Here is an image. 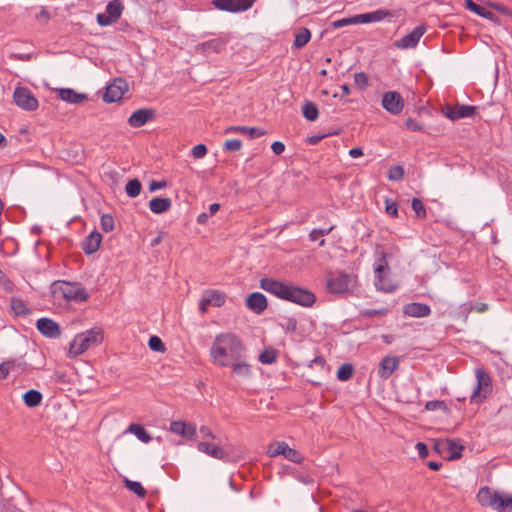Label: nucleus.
<instances>
[{
	"label": "nucleus",
	"instance_id": "0e129e2a",
	"mask_svg": "<svg viewBox=\"0 0 512 512\" xmlns=\"http://www.w3.org/2000/svg\"><path fill=\"white\" fill-rule=\"evenodd\" d=\"M166 187V182L165 181H161V182H157V181H152L150 186H149V191L150 192H154L158 189H162V188H165Z\"/></svg>",
	"mask_w": 512,
	"mask_h": 512
},
{
	"label": "nucleus",
	"instance_id": "ea45409f",
	"mask_svg": "<svg viewBox=\"0 0 512 512\" xmlns=\"http://www.w3.org/2000/svg\"><path fill=\"white\" fill-rule=\"evenodd\" d=\"M303 116L309 121H315L318 118L319 111L313 102H306L302 107Z\"/></svg>",
	"mask_w": 512,
	"mask_h": 512
},
{
	"label": "nucleus",
	"instance_id": "423d86ee",
	"mask_svg": "<svg viewBox=\"0 0 512 512\" xmlns=\"http://www.w3.org/2000/svg\"><path fill=\"white\" fill-rule=\"evenodd\" d=\"M477 385L471 395V402L479 403L486 399L492 391V380L483 369H476Z\"/></svg>",
	"mask_w": 512,
	"mask_h": 512
},
{
	"label": "nucleus",
	"instance_id": "f257e3e1",
	"mask_svg": "<svg viewBox=\"0 0 512 512\" xmlns=\"http://www.w3.org/2000/svg\"><path fill=\"white\" fill-rule=\"evenodd\" d=\"M245 352L242 339L233 332H221L217 334L210 346L209 357L211 363L220 368H228Z\"/></svg>",
	"mask_w": 512,
	"mask_h": 512
},
{
	"label": "nucleus",
	"instance_id": "6ab92c4d",
	"mask_svg": "<svg viewBox=\"0 0 512 512\" xmlns=\"http://www.w3.org/2000/svg\"><path fill=\"white\" fill-rule=\"evenodd\" d=\"M476 107L470 105H456L453 107H447L444 114L450 120H459L467 118L475 113Z\"/></svg>",
	"mask_w": 512,
	"mask_h": 512
},
{
	"label": "nucleus",
	"instance_id": "6e6d98bb",
	"mask_svg": "<svg viewBox=\"0 0 512 512\" xmlns=\"http://www.w3.org/2000/svg\"><path fill=\"white\" fill-rule=\"evenodd\" d=\"M199 433L201 437L205 439L204 441L214 440L216 438L215 434L208 426H201L199 429Z\"/></svg>",
	"mask_w": 512,
	"mask_h": 512
},
{
	"label": "nucleus",
	"instance_id": "72a5a7b5",
	"mask_svg": "<svg viewBox=\"0 0 512 512\" xmlns=\"http://www.w3.org/2000/svg\"><path fill=\"white\" fill-rule=\"evenodd\" d=\"M493 510L496 512H512V496L500 493Z\"/></svg>",
	"mask_w": 512,
	"mask_h": 512
},
{
	"label": "nucleus",
	"instance_id": "09e8293b",
	"mask_svg": "<svg viewBox=\"0 0 512 512\" xmlns=\"http://www.w3.org/2000/svg\"><path fill=\"white\" fill-rule=\"evenodd\" d=\"M412 209L418 217L425 218L426 209H425L423 202L420 199L414 198L412 200Z\"/></svg>",
	"mask_w": 512,
	"mask_h": 512
},
{
	"label": "nucleus",
	"instance_id": "f03ea898",
	"mask_svg": "<svg viewBox=\"0 0 512 512\" xmlns=\"http://www.w3.org/2000/svg\"><path fill=\"white\" fill-rule=\"evenodd\" d=\"M260 288L275 297L303 307H312L316 302L315 294L291 282L265 277L260 280Z\"/></svg>",
	"mask_w": 512,
	"mask_h": 512
},
{
	"label": "nucleus",
	"instance_id": "2eb2a0df",
	"mask_svg": "<svg viewBox=\"0 0 512 512\" xmlns=\"http://www.w3.org/2000/svg\"><path fill=\"white\" fill-rule=\"evenodd\" d=\"M424 32V26H417L410 33L396 41L394 45L399 49L414 48L418 44L420 38L423 36Z\"/></svg>",
	"mask_w": 512,
	"mask_h": 512
},
{
	"label": "nucleus",
	"instance_id": "2f4dec72",
	"mask_svg": "<svg viewBox=\"0 0 512 512\" xmlns=\"http://www.w3.org/2000/svg\"><path fill=\"white\" fill-rule=\"evenodd\" d=\"M22 399L27 407L34 408L42 403L43 395L35 389H31L23 394Z\"/></svg>",
	"mask_w": 512,
	"mask_h": 512
},
{
	"label": "nucleus",
	"instance_id": "052dcab7",
	"mask_svg": "<svg viewBox=\"0 0 512 512\" xmlns=\"http://www.w3.org/2000/svg\"><path fill=\"white\" fill-rule=\"evenodd\" d=\"M415 448L420 456V458H426L428 456V447L425 443L423 442H418L416 445H415Z\"/></svg>",
	"mask_w": 512,
	"mask_h": 512
},
{
	"label": "nucleus",
	"instance_id": "4c0bfd02",
	"mask_svg": "<svg viewBox=\"0 0 512 512\" xmlns=\"http://www.w3.org/2000/svg\"><path fill=\"white\" fill-rule=\"evenodd\" d=\"M278 354L276 349L269 347L260 353L258 360L262 364H273L277 361Z\"/></svg>",
	"mask_w": 512,
	"mask_h": 512
},
{
	"label": "nucleus",
	"instance_id": "4468645a",
	"mask_svg": "<svg viewBox=\"0 0 512 512\" xmlns=\"http://www.w3.org/2000/svg\"><path fill=\"white\" fill-rule=\"evenodd\" d=\"M127 91V82L122 78H117L107 86L103 99L107 103L117 102L123 98Z\"/></svg>",
	"mask_w": 512,
	"mask_h": 512
},
{
	"label": "nucleus",
	"instance_id": "bf43d9fd",
	"mask_svg": "<svg viewBox=\"0 0 512 512\" xmlns=\"http://www.w3.org/2000/svg\"><path fill=\"white\" fill-rule=\"evenodd\" d=\"M407 129L411 130V131H422L423 130V126L415 119H412V118H409L406 120V123H405Z\"/></svg>",
	"mask_w": 512,
	"mask_h": 512
},
{
	"label": "nucleus",
	"instance_id": "69168bd1",
	"mask_svg": "<svg viewBox=\"0 0 512 512\" xmlns=\"http://www.w3.org/2000/svg\"><path fill=\"white\" fill-rule=\"evenodd\" d=\"M349 155L352 158H358V157H361L363 155V151H362V149L360 147H355V148L350 149Z\"/></svg>",
	"mask_w": 512,
	"mask_h": 512
},
{
	"label": "nucleus",
	"instance_id": "5701e85b",
	"mask_svg": "<svg viewBox=\"0 0 512 512\" xmlns=\"http://www.w3.org/2000/svg\"><path fill=\"white\" fill-rule=\"evenodd\" d=\"M398 365L399 360L397 357L385 356L379 364L378 375L383 379H387L397 369Z\"/></svg>",
	"mask_w": 512,
	"mask_h": 512
},
{
	"label": "nucleus",
	"instance_id": "3c124183",
	"mask_svg": "<svg viewBox=\"0 0 512 512\" xmlns=\"http://www.w3.org/2000/svg\"><path fill=\"white\" fill-rule=\"evenodd\" d=\"M191 154L195 159H201L206 156L207 147L204 144H197L192 148Z\"/></svg>",
	"mask_w": 512,
	"mask_h": 512
},
{
	"label": "nucleus",
	"instance_id": "4d7b16f0",
	"mask_svg": "<svg viewBox=\"0 0 512 512\" xmlns=\"http://www.w3.org/2000/svg\"><path fill=\"white\" fill-rule=\"evenodd\" d=\"M282 327L286 332H295L297 330V320L295 318H287Z\"/></svg>",
	"mask_w": 512,
	"mask_h": 512
},
{
	"label": "nucleus",
	"instance_id": "e2e57ef3",
	"mask_svg": "<svg viewBox=\"0 0 512 512\" xmlns=\"http://www.w3.org/2000/svg\"><path fill=\"white\" fill-rule=\"evenodd\" d=\"M271 149L276 155H280L284 152L285 145L281 141H275L272 143Z\"/></svg>",
	"mask_w": 512,
	"mask_h": 512
},
{
	"label": "nucleus",
	"instance_id": "bb28decb",
	"mask_svg": "<svg viewBox=\"0 0 512 512\" xmlns=\"http://www.w3.org/2000/svg\"><path fill=\"white\" fill-rule=\"evenodd\" d=\"M102 241V235L99 232L90 233L82 243V250L85 254L91 255L98 251Z\"/></svg>",
	"mask_w": 512,
	"mask_h": 512
},
{
	"label": "nucleus",
	"instance_id": "37998d69",
	"mask_svg": "<svg viewBox=\"0 0 512 512\" xmlns=\"http://www.w3.org/2000/svg\"><path fill=\"white\" fill-rule=\"evenodd\" d=\"M353 373V366L350 363H345L339 367L337 371V378L340 381H347L353 376Z\"/></svg>",
	"mask_w": 512,
	"mask_h": 512
},
{
	"label": "nucleus",
	"instance_id": "c85d7f7f",
	"mask_svg": "<svg viewBox=\"0 0 512 512\" xmlns=\"http://www.w3.org/2000/svg\"><path fill=\"white\" fill-rule=\"evenodd\" d=\"M172 206L170 198L155 197L149 201V208L155 214L168 211Z\"/></svg>",
	"mask_w": 512,
	"mask_h": 512
},
{
	"label": "nucleus",
	"instance_id": "6e6552de",
	"mask_svg": "<svg viewBox=\"0 0 512 512\" xmlns=\"http://www.w3.org/2000/svg\"><path fill=\"white\" fill-rule=\"evenodd\" d=\"M123 10L121 0H112L108 3L106 11L97 15V23L103 27L109 26L121 17Z\"/></svg>",
	"mask_w": 512,
	"mask_h": 512
},
{
	"label": "nucleus",
	"instance_id": "ddd939ff",
	"mask_svg": "<svg viewBox=\"0 0 512 512\" xmlns=\"http://www.w3.org/2000/svg\"><path fill=\"white\" fill-rule=\"evenodd\" d=\"M256 0H213L215 8L232 13L246 11L253 6Z\"/></svg>",
	"mask_w": 512,
	"mask_h": 512
},
{
	"label": "nucleus",
	"instance_id": "a18cd8bd",
	"mask_svg": "<svg viewBox=\"0 0 512 512\" xmlns=\"http://www.w3.org/2000/svg\"><path fill=\"white\" fill-rule=\"evenodd\" d=\"M334 229V226H330V227H327V228H321V229H313L310 234H309V238L311 241H316L318 240L320 237H324L328 234H330L332 232V230Z\"/></svg>",
	"mask_w": 512,
	"mask_h": 512
},
{
	"label": "nucleus",
	"instance_id": "9d476101",
	"mask_svg": "<svg viewBox=\"0 0 512 512\" xmlns=\"http://www.w3.org/2000/svg\"><path fill=\"white\" fill-rule=\"evenodd\" d=\"M226 294L219 290L208 289L203 292V296L199 301V310L205 314L208 306L222 307L226 302Z\"/></svg>",
	"mask_w": 512,
	"mask_h": 512
},
{
	"label": "nucleus",
	"instance_id": "a19ab883",
	"mask_svg": "<svg viewBox=\"0 0 512 512\" xmlns=\"http://www.w3.org/2000/svg\"><path fill=\"white\" fill-rule=\"evenodd\" d=\"M125 487L131 492L135 493L138 497L144 498L147 494L142 484L138 481H132L129 479L124 480Z\"/></svg>",
	"mask_w": 512,
	"mask_h": 512
},
{
	"label": "nucleus",
	"instance_id": "393cba45",
	"mask_svg": "<svg viewBox=\"0 0 512 512\" xmlns=\"http://www.w3.org/2000/svg\"><path fill=\"white\" fill-rule=\"evenodd\" d=\"M390 16H392L390 11L379 9L369 13L356 15V21L357 24H366L372 22H379Z\"/></svg>",
	"mask_w": 512,
	"mask_h": 512
},
{
	"label": "nucleus",
	"instance_id": "13d9d810",
	"mask_svg": "<svg viewBox=\"0 0 512 512\" xmlns=\"http://www.w3.org/2000/svg\"><path fill=\"white\" fill-rule=\"evenodd\" d=\"M350 24H357L356 15L351 18H344L333 22V27L340 28Z\"/></svg>",
	"mask_w": 512,
	"mask_h": 512
},
{
	"label": "nucleus",
	"instance_id": "aec40b11",
	"mask_svg": "<svg viewBox=\"0 0 512 512\" xmlns=\"http://www.w3.org/2000/svg\"><path fill=\"white\" fill-rule=\"evenodd\" d=\"M247 307L256 314H261L268 306L267 299L260 292L251 293L246 299Z\"/></svg>",
	"mask_w": 512,
	"mask_h": 512
},
{
	"label": "nucleus",
	"instance_id": "7ed1b4c3",
	"mask_svg": "<svg viewBox=\"0 0 512 512\" xmlns=\"http://www.w3.org/2000/svg\"><path fill=\"white\" fill-rule=\"evenodd\" d=\"M103 341V332L101 329L94 328L77 334L69 346L68 356L77 357L89 348L99 345Z\"/></svg>",
	"mask_w": 512,
	"mask_h": 512
},
{
	"label": "nucleus",
	"instance_id": "a878e982",
	"mask_svg": "<svg viewBox=\"0 0 512 512\" xmlns=\"http://www.w3.org/2000/svg\"><path fill=\"white\" fill-rule=\"evenodd\" d=\"M153 111L150 109H139L132 113L128 119L130 126L139 128L153 118Z\"/></svg>",
	"mask_w": 512,
	"mask_h": 512
},
{
	"label": "nucleus",
	"instance_id": "774afa93",
	"mask_svg": "<svg viewBox=\"0 0 512 512\" xmlns=\"http://www.w3.org/2000/svg\"><path fill=\"white\" fill-rule=\"evenodd\" d=\"M163 236H164V233H163V232H160V233L158 234V236H157V237H155V238L151 241V246H152V247H156V246H158V245L161 243V241H162V239H163Z\"/></svg>",
	"mask_w": 512,
	"mask_h": 512
},
{
	"label": "nucleus",
	"instance_id": "e433bc0d",
	"mask_svg": "<svg viewBox=\"0 0 512 512\" xmlns=\"http://www.w3.org/2000/svg\"><path fill=\"white\" fill-rule=\"evenodd\" d=\"M10 304H11V309L16 316H24V315H27L30 313L29 308L26 306L24 301L21 300L20 298L12 297Z\"/></svg>",
	"mask_w": 512,
	"mask_h": 512
},
{
	"label": "nucleus",
	"instance_id": "8fccbe9b",
	"mask_svg": "<svg viewBox=\"0 0 512 512\" xmlns=\"http://www.w3.org/2000/svg\"><path fill=\"white\" fill-rule=\"evenodd\" d=\"M425 408L428 411H435V410L447 411L448 410L446 403L444 401H440V400H433V401L427 402L425 405Z\"/></svg>",
	"mask_w": 512,
	"mask_h": 512
},
{
	"label": "nucleus",
	"instance_id": "a211bd4d",
	"mask_svg": "<svg viewBox=\"0 0 512 512\" xmlns=\"http://www.w3.org/2000/svg\"><path fill=\"white\" fill-rule=\"evenodd\" d=\"M500 493L501 492L493 491L487 486L482 487L477 493V501L482 507L494 509Z\"/></svg>",
	"mask_w": 512,
	"mask_h": 512
},
{
	"label": "nucleus",
	"instance_id": "39448f33",
	"mask_svg": "<svg viewBox=\"0 0 512 512\" xmlns=\"http://www.w3.org/2000/svg\"><path fill=\"white\" fill-rule=\"evenodd\" d=\"M377 254L379 259L377 260L374 268L375 286L377 290L383 292H393L396 289V285H394L393 282L387 278V275L389 274V266L386 261V254L383 249L379 248H377Z\"/></svg>",
	"mask_w": 512,
	"mask_h": 512
},
{
	"label": "nucleus",
	"instance_id": "7c9ffc66",
	"mask_svg": "<svg viewBox=\"0 0 512 512\" xmlns=\"http://www.w3.org/2000/svg\"><path fill=\"white\" fill-rule=\"evenodd\" d=\"M226 133H242L248 135L250 138H258L263 136L266 132L263 129L247 127V126H230L226 128Z\"/></svg>",
	"mask_w": 512,
	"mask_h": 512
},
{
	"label": "nucleus",
	"instance_id": "473e14b6",
	"mask_svg": "<svg viewBox=\"0 0 512 512\" xmlns=\"http://www.w3.org/2000/svg\"><path fill=\"white\" fill-rule=\"evenodd\" d=\"M443 444L447 446V452L449 453L448 459H459L462 456L464 447L461 443L455 440L445 439Z\"/></svg>",
	"mask_w": 512,
	"mask_h": 512
},
{
	"label": "nucleus",
	"instance_id": "c756f323",
	"mask_svg": "<svg viewBox=\"0 0 512 512\" xmlns=\"http://www.w3.org/2000/svg\"><path fill=\"white\" fill-rule=\"evenodd\" d=\"M59 97L68 103L79 104L86 100V95L77 93L73 89L65 88L58 91Z\"/></svg>",
	"mask_w": 512,
	"mask_h": 512
},
{
	"label": "nucleus",
	"instance_id": "680f3d73",
	"mask_svg": "<svg viewBox=\"0 0 512 512\" xmlns=\"http://www.w3.org/2000/svg\"><path fill=\"white\" fill-rule=\"evenodd\" d=\"M488 309V305L486 303H479L476 305L469 304L467 308V312L476 311L478 313H483Z\"/></svg>",
	"mask_w": 512,
	"mask_h": 512
},
{
	"label": "nucleus",
	"instance_id": "338daca9",
	"mask_svg": "<svg viewBox=\"0 0 512 512\" xmlns=\"http://www.w3.org/2000/svg\"><path fill=\"white\" fill-rule=\"evenodd\" d=\"M443 442H444V440H438L435 443V450H437L439 453L447 451V446L444 445Z\"/></svg>",
	"mask_w": 512,
	"mask_h": 512
},
{
	"label": "nucleus",
	"instance_id": "dca6fc26",
	"mask_svg": "<svg viewBox=\"0 0 512 512\" xmlns=\"http://www.w3.org/2000/svg\"><path fill=\"white\" fill-rule=\"evenodd\" d=\"M38 331L48 338H58L61 335L59 325L50 318H40L36 322Z\"/></svg>",
	"mask_w": 512,
	"mask_h": 512
},
{
	"label": "nucleus",
	"instance_id": "b1692460",
	"mask_svg": "<svg viewBox=\"0 0 512 512\" xmlns=\"http://www.w3.org/2000/svg\"><path fill=\"white\" fill-rule=\"evenodd\" d=\"M403 312L409 317L422 318L430 315L431 309L427 304L413 302L405 305Z\"/></svg>",
	"mask_w": 512,
	"mask_h": 512
},
{
	"label": "nucleus",
	"instance_id": "cd10ccee",
	"mask_svg": "<svg viewBox=\"0 0 512 512\" xmlns=\"http://www.w3.org/2000/svg\"><path fill=\"white\" fill-rule=\"evenodd\" d=\"M232 372L242 378H250L252 376L251 365L242 357L238 358L233 364L228 365Z\"/></svg>",
	"mask_w": 512,
	"mask_h": 512
},
{
	"label": "nucleus",
	"instance_id": "f8f14e48",
	"mask_svg": "<svg viewBox=\"0 0 512 512\" xmlns=\"http://www.w3.org/2000/svg\"><path fill=\"white\" fill-rule=\"evenodd\" d=\"M381 105L392 115H399L404 109L403 98L396 91L385 92L382 96Z\"/></svg>",
	"mask_w": 512,
	"mask_h": 512
},
{
	"label": "nucleus",
	"instance_id": "20e7f679",
	"mask_svg": "<svg viewBox=\"0 0 512 512\" xmlns=\"http://www.w3.org/2000/svg\"><path fill=\"white\" fill-rule=\"evenodd\" d=\"M51 292L56 299H65L67 301L81 302L88 298L85 289L77 284L66 281H56L51 286Z\"/></svg>",
	"mask_w": 512,
	"mask_h": 512
},
{
	"label": "nucleus",
	"instance_id": "c03bdc74",
	"mask_svg": "<svg viewBox=\"0 0 512 512\" xmlns=\"http://www.w3.org/2000/svg\"><path fill=\"white\" fill-rule=\"evenodd\" d=\"M149 348L156 352H164L166 350L164 343L158 336H151L148 341Z\"/></svg>",
	"mask_w": 512,
	"mask_h": 512
},
{
	"label": "nucleus",
	"instance_id": "864d4df0",
	"mask_svg": "<svg viewBox=\"0 0 512 512\" xmlns=\"http://www.w3.org/2000/svg\"><path fill=\"white\" fill-rule=\"evenodd\" d=\"M242 147V143L238 139H230L224 143V148L228 151H238Z\"/></svg>",
	"mask_w": 512,
	"mask_h": 512
},
{
	"label": "nucleus",
	"instance_id": "de8ad7c7",
	"mask_svg": "<svg viewBox=\"0 0 512 512\" xmlns=\"http://www.w3.org/2000/svg\"><path fill=\"white\" fill-rule=\"evenodd\" d=\"M114 219L110 214L101 216V228L105 232H111L114 229Z\"/></svg>",
	"mask_w": 512,
	"mask_h": 512
},
{
	"label": "nucleus",
	"instance_id": "c9c22d12",
	"mask_svg": "<svg viewBox=\"0 0 512 512\" xmlns=\"http://www.w3.org/2000/svg\"><path fill=\"white\" fill-rule=\"evenodd\" d=\"M311 39V32L307 28H301L296 34L293 46L296 49L303 48Z\"/></svg>",
	"mask_w": 512,
	"mask_h": 512
},
{
	"label": "nucleus",
	"instance_id": "9b49d317",
	"mask_svg": "<svg viewBox=\"0 0 512 512\" xmlns=\"http://www.w3.org/2000/svg\"><path fill=\"white\" fill-rule=\"evenodd\" d=\"M356 285V276L351 274H340L330 279L327 283L329 291L332 293H344Z\"/></svg>",
	"mask_w": 512,
	"mask_h": 512
},
{
	"label": "nucleus",
	"instance_id": "5fc2aeb1",
	"mask_svg": "<svg viewBox=\"0 0 512 512\" xmlns=\"http://www.w3.org/2000/svg\"><path fill=\"white\" fill-rule=\"evenodd\" d=\"M386 213L391 217H396L398 215V205L396 202L391 201L389 199L386 200Z\"/></svg>",
	"mask_w": 512,
	"mask_h": 512
},
{
	"label": "nucleus",
	"instance_id": "f3484780",
	"mask_svg": "<svg viewBox=\"0 0 512 512\" xmlns=\"http://www.w3.org/2000/svg\"><path fill=\"white\" fill-rule=\"evenodd\" d=\"M170 431L189 440H194L197 435L195 425L180 420L171 422Z\"/></svg>",
	"mask_w": 512,
	"mask_h": 512
},
{
	"label": "nucleus",
	"instance_id": "f704fd0d",
	"mask_svg": "<svg viewBox=\"0 0 512 512\" xmlns=\"http://www.w3.org/2000/svg\"><path fill=\"white\" fill-rule=\"evenodd\" d=\"M127 432L134 434L143 443H149L152 439L150 434L140 424H130L127 428Z\"/></svg>",
	"mask_w": 512,
	"mask_h": 512
},
{
	"label": "nucleus",
	"instance_id": "0eeeda50",
	"mask_svg": "<svg viewBox=\"0 0 512 512\" xmlns=\"http://www.w3.org/2000/svg\"><path fill=\"white\" fill-rule=\"evenodd\" d=\"M269 457L284 456L286 459L294 462L301 463L303 461L302 455L295 449L291 448L286 442L276 441L271 443L267 449Z\"/></svg>",
	"mask_w": 512,
	"mask_h": 512
},
{
	"label": "nucleus",
	"instance_id": "412c9836",
	"mask_svg": "<svg viewBox=\"0 0 512 512\" xmlns=\"http://www.w3.org/2000/svg\"><path fill=\"white\" fill-rule=\"evenodd\" d=\"M197 449L199 452L218 460H224L227 457V453L219 445L212 444L208 441H200L197 444Z\"/></svg>",
	"mask_w": 512,
	"mask_h": 512
},
{
	"label": "nucleus",
	"instance_id": "1a4fd4ad",
	"mask_svg": "<svg viewBox=\"0 0 512 512\" xmlns=\"http://www.w3.org/2000/svg\"><path fill=\"white\" fill-rule=\"evenodd\" d=\"M13 100L18 107L27 111H34L39 106L33 93L25 87H17L14 90Z\"/></svg>",
	"mask_w": 512,
	"mask_h": 512
},
{
	"label": "nucleus",
	"instance_id": "603ef678",
	"mask_svg": "<svg viewBox=\"0 0 512 512\" xmlns=\"http://www.w3.org/2000/svg\"><path fill=\"white\" fill-rule=\"evenodd\" d=\"M354 81L356 85L364 89L368 86V76L364 72H358L354 75Z\"/></svg>",
	"mask_w": 512,
	"mask_h": 512
},
{
	"label": "nucleus",
	"instance_id": "58836bf2",
	"mask_svg": "<svg viewBox=\"0 0 512 512\" xmlns=\"http://www.w3.org/2000/svg\"><path fill=\"white\" fill-rule=\"evenodd\" d=\"M465 7L469 9L470 11H473L479 16H482L487 19H491L493 16V13L487 10L486 8L476 4L472 0H466Z\"/></svg>",
	"mask_w": 512,
	"mask_h": 512
},
{
	"label": "nucleus",
	"instance_id": "4be33fe9",
	"mask_svg": "<svg viewBox=\"0 0 512 512\" xmlns=\"http://www.w3.org/2000/svg\"><path fill=\"white\" fill-rule=\"evenodd\" d=\"M227 42H228V39L224 38V37L211 39L209 41H206V42H203V43H200L199 45H197L196 50L198 52H202V53H210V52L219 53L225 48Z\"/></svg>",
	"mask_w": 512,
	"mask_h": 512
},
{
	"label": "nucleus",
	"instance_id": "79ce46f5",
	"mask_svg": "<svg viewBox=\"0 0 512 512\" xmlns=\"http://www.w3.org/2000/svg\"><path fill=\"white\" fill-rule=\"evenodd\" d=\"M141 183L138 179L129 180L125 186L127 195L131 198L137 197L141 192Z\"/></svg>",
	"mask_w": 512,
	"mask_h": 512
},
{
	"label": "nucleus",
	"instance_id": "49530a36",
	"mask_svg": "<svg viewBox=\"0 0 512 512\" xmlns=\"http://www.w3.org/2000/svg\"><path fill=\"white\" fill-rule=\"evenodd\" d=\"M404 177V169L402 166H393L388 171V178L392 181L401 180Z\"/></svg>",
	"mask_w": 512,
	"mask_h": 512
}]
</instances>
